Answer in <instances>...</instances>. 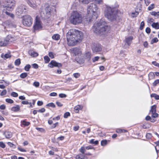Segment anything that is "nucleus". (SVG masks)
Returning a JSON list of instances; mask_svg holds the SVG:
<instances>
[{"instance_id":"nucleus-1","label":"nucleus","mask_w":159,"mask_h":159,"mask_svg":"<svg viewBox=\"0 0 159 159\" xmlns=\"http://www.w3.org/2000/svg\"><path fill=\"white\" fill-rule=\"evenodd\" d=\"M83 38V33L75 29H70L66 34L67 43L69 46H74L81 42Z\"/></svg>"},{"instance_id":"nucleus-2","label":"nucleus","mask_w":159,"mask_h":159,"mask_svg":"<svg viewBox=\"0 0 159 159\" xmlns=\"http://www.w3.org/2000/svg\"><path fill=\"white\" fill-rule=\"evenodd\" d=\"M99 12L96 5L92 3L89 4L87 8V15L85 18L86 23H89L93 21V20L97 19Z\"/></svg>"},{"instance_id":"nucleus-3","label":"nucleus","mask_w":159,"mask_h":159,"mask_svg":"<svg viewBox=\"0 0 159 159\" xmlns=\"http://www.w3.org/2000/svg\"><path fill=\"white\" fill-rule=\"evenodd\" d=\"M103 21L95 23L93 26V31L97 34H103L107 30L108 26L104 24Z\"/></svg>"},{"instance_id":"nucleus-4","label":"nucleus","mask_w":159,"mask_h":159,"mask_svg":"<svg viewBox=\"0 0 159 159\" xmlns=\"http://www.w3.org/2000/svg\"><path fill=\"white\" fill-rule=\"evenodd\" d=\"M70 23L74 25L80 24L83 21L81 15L77 11H73L69 18Z\"/></svg>"},{"instance_id":"nucleus-5","label":"nucleus","mask_w":159,"mask_h":159,"mask_svg":"<svg viewBox=\"0 0 159 159\" xmlns=\"http://www.w3.org/2000/svg\"><path fill=\"white\" fill-rule=\"evenodd\" d=\"M116 14L115 8L106 6L104 11V14L105 17L109 20L112 21L116 20Z\"/></svg>"},{"instance_id":"nucleus-6","label":"nucleus","mask_w":159,"mask_h":159,"mask_svg":"<svg viewBox=\"0 0 159 159\" xmlns=\"http://www.w3.org/2000/svg\"><path fill=\"white\" fill-rule=\"evenodd\" d=\"M41 9L42 10L40 12L42 18L45 20L48 19L52 13V8L49 6H47L44 9L43 6H42Z\"/></svg>"},{"instance_id":"nucleus-7","label":"nucleus","mask_w":159,"mask_h":159,"mask_svg":"<svg viewBox=\"0 0 159 159\" xmlns=\"http://www.w3.org/2000/svg\"><path fill=\"white\" fill-rule=\"evenodd\" d=\"M16 5V1L14 0H7L5 4H1L0 8L4 7L3 9H7L8 11H11Z\"/></svg>"},{"instance_id":"nucleus-8","label":"nucleus","mask_w":159,"mask_h":159,"mask_svg":"<svg viewBox=\"0 0 159 159\" xmlns=\"http://www.w3.org/2000/svg\"><path fill=\"white\" fill-rule=\"evenodd\" d=\"M26 7L23 4L18 6L16 9L15 13L18 16H20L22 14L25 13L26 11Z\"/></svg>"},{"instance_id":"nucleus-9","label":"nucleus","mask_w":159,"mask_h":159,"mask_svg":"<svg viewBox=\"0 0 159 159\" xmlns=\"http://www.w3.org/2000/svg\"><path fill=\"white\" fill-rule=\"evenodd\" d=\"M22 23L24 25L30 26L32 23V19L30 16L26 15L23 17Z\"/></svg>"},{"instance_id":"nucleus-10","label":"nucleus","mask_w":159,"mask_h":159,"mask_svg":"<svg viewBox=\"0 0 159 159\" xmlns=\"http://www.w3.org/2000/svg\"><path fill=\"white\" fill-rule=\"evenodd\" d=\"M34 28L35 30H39L42 28L41 23L37 17L36 18V21L34 25Z\"/></svg>"},{"instance_id":"nucleus-11","label":"nucleus","mask_w":159,"mask_h":159,"mask_svg":"<svg viewBox=\"0 0 159 159\" xmlns=\"http://www.w3.org/2000/svg\"><path fill=\"white\" fill-rule=\"evenodd\" d=\"M48 66L50 68H53L54 67H61L62 65L60 63L56 62L54 61H52L48 65Z\"/></svg>"},{"instance_id":"nucleus-12","label":"nucleus","mask_w":159,"mask_h":159,"mask_svg":"<svg viewBox=\"0 0 159 159\" xmlns=\"http://www.w3.org/2000/svg\"><path fill=\"white\" fill-rule=\"evenodd\" d=\"M92 49L93 52H97L101 51L102 50V48L100 45L97 44L94 45L93 46Z\"/></svg>"},{"instance_id":"nucleus-13","label":"nucleus","mask_w":159,"mask_h":159,"mask_svg":"<svg viewBox=\"0 0 159 159\" xmlns=\"http://www.w3.org/2000/svg\"><path fill=\"white\" fill-rule=\"evenodd\" d=\"M73 53L76 56L77 55H79L81 54V51L79 48H74L72 50Z\"/></svg>"},{"instance_id":"nucleus-14","label":"nucleus","mask_w":159,"mask_h":159,"mask_svg":"<svg viewBox=\"0 0 159 159\" xmlns=\"http://www.w3.org/2000/svg\"><path fill=\"white\" fill-rule=\"evenodd\" d=\"M28 4L31 7L35 8L36 7V5L35 3L34 0H27V1Z\"/></svg>"},{"instance_id":"nucleus-15","label":"nucleus","mask_w":159,"mask_h":159,"mask_svg":"<svg viewBox=\"0 0 159 159\" xmlns=\"http://www.w3.org/2000/svg\"><path fill=\"white\" fill-rule=\"evenodd\" d=\"M133 39V37L132 36L128 37L125 38V42L129 46L132 42Z\"/></svg>"},{"instance_id":"nucleus-16","label":"nucleus","mask_w":159,"mask_h":159,"mask_svg":"<svg viewBox=\"0 0 159 159\" xmlns=\"http://www.w3.org/2000/svg\"><path fill=\"white\" fill-rule=\"evenodd\" d=\"M3 134L5 135V137L7 139H9L11 137L12 134L11 132L6 131Z\"/></svg>"},{"instance_id":"nucleus-17","label":"nucleus","mask_w":159,"mask_h":159,"mask_svg":"<svg viewBox=\"0 0 159 159\" xmlns=\"http://www.w3.org/2000/svg\"><path fill=\"white\" fill-rule=\"evenodd\" d=\"M29 54L32 57H36L38 56V53L32 50H30L29 51Z\"/></svg>"},{"instance_id":"nucleus-18","label":"nucleus","mask_w":159,"mask_h":159,"mask_svg":"<svg viewBox=\"0 0 159 159\" xmlns=\"http://www.w3.org/2000/svg\"><path fill=\"white\" fill-rule=\"evenodd\" d=\"M83 107L82 106L78 105L74 107V111L76 113H78L80 110H81L83 108Z\"/></svg>"},{"instance_id":"nucleus-19","label":"nucleus","mask_w":159,"mask_h":159,"mask_svg":"<svg viewBox=\"0 0 159 159\" xmlns=\"http://www.w3.org/2000/svg\"><path fill=\"white\" fill-rule=\"evenodd\" d=\"M20 110V107L18 105H16L15 107L11 108V110L14 112H17Z\"/></svg>"},{"instance_id":"nucleus-20","label":"nucleus","mask_w":159,"mask_h":159,"mask_svg":"<svg viewBox=\"0 0 159 159\" xmlns=\"http://www.w3.org/2000/svg\"><path fill=\"white\" fill-rule=\"evenodd\" d=\"M76 159H87V157L82 154H80L76 155Z\"/></svg>"},{"instance_id":"nucleus-21","label":"nucleus","mask_w":159,"mask_h":159,"mask_svg":"<svg viewBox=\"0 0 159 159\" xmlns=\"http://www.w3.org/2000/svg\"><path fill=\"white\" fill-rule=\"evenodd\" d=\"M52 38L53 40H58L60 39V36L58 34H55L52 36Z\"/></svg>"},{"instance_id":"nucleus-22","label":"nucleus","mask_w":159,"mask_h":159,"mask_svg":"<svg viewBox=\"0 0 159 159\" xmlns=\"http://www.w3.org/2000/svg\"><path fill=\"white\" fill-rule=\"evenodd\" d=\"M11 55L10 53H7L5 54V55L3 54H2V55H1V57L2 58L5 59L10 57H11Z\"/></svg>"},{"instance_id":"nucleus-23","label":"nucleus","mask_w":159,"mask_h":159,"mask_svg":"<svg viewBox=\"0 0 159 159\" xmlns=\"http://www.w3.org/2000/svg\"><path fill=\"white\" fill-rule=\"evenodd\" d=\"M152 27L156 29H159V23L153 22L152 25Z\"/></svg>"},{"instance_id":"nucleus-24","label":"nucleus","mask_w":159,"mask_h":159,"mask_svg":"<svg viewBox=\"0 0 159 159\" xmlns=\"http://www.w3.org/2000/svg\"><path fill=\"white\" fill-rule=\"evenodd\" d=\"M150 112H151L152 113L156 112V105H154L151 106Z\"/></svg>"},{"instance_id":"nucleus-25","label":"nucleus","mask_w":159,"mask_h":159,"mask_svg":"<svg viewBox=\"0 0 159 159\" xmlns=\"http://www.w3.org/2000/svg\"><path fill=\"white\" fill-rule=\"evenodd\" d=\"M80 2L84 4H87L93 0H79Z\"/></svg>"},{"instance_id":"nucleus-26","label":"nucleus","mask_w":159,"mask_h":159,"mask_svg":"<svg viewBox=\"0 0 159 159\" xmlns=\"http://www.w3.org/2000/svg\"><path fill=\"white\" fill-rule=\"evenodd\" d=\"M149 79L150 80L154 78L155 75L153 72H151L148 75Z\"/></svg>"},{"instance_id":"nucleus-27","label":"nucleus","mask_w":159,"mask_h":159,"mask_svg":"<svg viewBox=\"0 0 159 159\" xmlns=\"http://www.w3.org/2000/svg\"><path fill=\"white\" fill-rule=\"evenodd\" d=\"M151 97L152 98H154L156 100L159 99V95H157L155 93H152L151 95Z\"/></svg>"},{"instance_id":"nucleus-28","label":"nucleus","mask_w":159,"mask_h":159,"mask_svg":"<svg viewBox=\"0 0 159 159\" xmlns=\"http://www.w3.org/2000/svg\"><path fill=\"white\" fill-rule=\"evenodd\" d=\"M89 143L91 144H94L95 145H96L98 144V140H96L94 141V139H92L89 141Z\"/></svg>"},{"instance_id":"nucleus-29","label":"nucleus","mask_w":159,"mask_h":159,"mask_svg":"<svg viewBox=\"0 0 159 159\" xmlns=\"http://www.w3.org/2000/svg\"><path fill=\"white\" fill-rule=\"evenodd\" d=\"M20 59H16L15 61V65L16 66H19L20 64Z\"/></svg>"},{"instance_id":"nucleus-30","label":"nucleus","mask_w":159,"mask_h":159,"mask_svg":"<svg viewBox=\"0 0 159 159\" xmlns=\"http://www.w3.org/2000/svg\"><path fill=\"white\" fill-rule=\"evenodd\" d=\"M151 14L152 15L154 16H159V11L157 12L155 11H152L151 12Z\"/></svg>"},{"instance_id":"nucleus-31","label":"nucleus","mask_w":159,"mask_h":159,"mask_svg":"<svg viewBox=\"0 0 159 159\" xmlns=\"http://www.w3.org/2000/svg\"><path fill=\"white\" fill-rule=\"evenodd\" d=\"M127 132V130L124 129H117L116 132L117 133H125Z\"/></svg>"},{"instance_id":"nucleus-32","label":"nucleus","mask_w":159,"mask_h":159,"mask_svg":"<svg viewBox=\"0 0 159 159\" xmlns=\"http://www.w3.org/2000/svg\"><path fill=\"white\" fill-rule=\"evenodd\" d=\"M21 123L22 125L26 126H28L30 124V123L29 122L26 121L25 120H23L21 122Z\"/></svg>"},{"instance_id":"nucleus-33","label":"nucleus","mask_w":159,"mask_h":159,"mask_svg":"<svg viewBox=\"0 0 159 159\" xmlns=\"http://www.w3.org/2000/svg\"><path fill=\"white\" fill-rule=\"evenodd\" d=\"M44 59L46 63H48L50 61V59L48 56H44Z\"/></svg>"},{"instance_id":"nucleus-34","label":"nucleus","mask_w":159,"mask_h":159,"mask_svg":"<svg viewBox=\"0 0 159 159\" xmlns=\"http://www.w3.org/2000/svg\"><path fill=\"white\" fill-rule=\"evenodd\" d=\"M30 65L29 64H27L25 66V71H28L30 69Z\"/></svg>"},{"instance_id":"nucleus-35","label":"nucleus","mask_w":159,"mask_h":159,"mask_svg":"<svg viewBox=\"0 0 159 159\" xmlns=\"http://www.w3.org/2000/svg\"><path fill=\"white\" fill-rule=\"evenodd\" d=\"M85 148L84 147H81L80 148V152L83 154H84L86 151Z\"/></svg>"},{"instance_id":"nucleus-36","label":"nucleus","mask_w":159,"mask_h":159,"mask_svg":"<svg viewBox=\"0 0 159 159\" xmlns=\"http://www.w3.org/2000/svg\"><path fill=\"white\" fill-rule=\"evenodd\" d=\"M27 75V74L26 73H23L21 74L20 75V78H24Z\"/></svg>"},{"instance_id":"nucleus-37","label":"nucleus","mask_w":159,"mask_h":159,"mask_svg":"<svg viewBox=\"0 0 159 159\" xmlns=\"http://www.w3.org/2000/svg\"><path fill=\"white\" fill-rule=\"evenodd\" d=\"M158 41V39L157 38H154L151 41V43L153 44L154 43H156Z\"/></svg>"},{"instance_id":"nucleus-38","label":"nucleus","mask_w":159,"mask_h":159,"mask_svg":"<svg viewBox=\"0 0 159 159\" xmlns=\"http://www.w3.org/2000/svg\"><path fill=\"white\" fill-rule=\"evenodd\" d=\"M107 143V141L106 140H102L101 141V145L102 146H104L106 145Z\"/></svg>"},{"instance_id":"nucleus-39","label":"nucleus","mask_w":159,"mask_h":159,"mask_svg":"<svg viewBox=\"0 0 159 159\" xmlns=\"http://www.w3.org/2000/svg\"><path fill=\"white\" fill-rule=\"evenodd\" d=\"M47 106L50 107H55V105L52 102L50 103H49L47 105Z\"/></svg>"},{"instance_id":"nucleus-40","label":"nucleus","mask_w":159,"mask_h":159,"mask_svg":"<svg viewBox=\"0 0 159 159\" xmlns=\"http://www.w3.org/2000/svg\"><path fill=\"white\" fill-rule=\"evenodd\" d=\"M33 85L36 87H38L39 86V83L37 81H35L34 82Z\"/></svg>"},{"instance_id":"nucleus-41","label":"nucleus","mask_w":159,"mask_h":159,"mask_svg":"<svg viewBox=\"0 0 159 159\" xmlns=\"http://www.w3.org/2000/svg\"><path fill=\"white\" fill-rule=\"evenodd\" d=\"M6 101L7 102L10 103H12L14 102V101L12 100L9 98H7L6 99Z\"/></svg>"},{"instance_id":"nucleus-42","label":"nucleus","mask_w":159,"mask_h":159,"mask_svg":"<svg viewBox=\"0 0 159 159\" xmlns=\"http://www.w3.org/2000/svg\"><path fill=\"white\" fill-rule=\"evenodd\" d=\"M158 116V114L157 113H156V112H155L154 113H152V118H156Z\"/></svg>"},{"instance_id":"nucleus-43","label":"nucleus","mask_w":159,"mask_h":159,"mask_svg":"<svg viewBox=\"0 0 159 159\" xmlns=\"http://www.w3.org/2000/svg\"><path fill=\"white\" fill-rule=\"evenodd\" d=\"M95 1L98 4H102L103 3V0H95Z\"/></svg>"},{"instance_id":"nucleus-44","label":"nucleus","mask_w":159,"mask_h":159,"mask_svg":"<svg viewBox=\"0 0 159 159\" xmlns=\"http://www.w3.org/2000/svg\"><path fill=\"white\" fill-rule=\"evenodd\" d=\"M159 83V79L155 81L153 83V86H155L157 85Z\"/></svg>"},{"instance_id":"nucleus-45","label":"nucleus","mask_w":159,"mask_h":159,"mask_svg":"<svg viewBox=\"0 0 159 159\" xmlns=\"http://www.w3.org/2000/svg\"><path fill=\"white\" fill-rule=\"evenodd\" d=\"M11 95L13 97H16L18 96V94L16 92H12L11 93Z\"/></svg>"},{"instance_id":"nucleus-46","label":"nucleus","mask_w":159,"mask_h":159,"mask_svg":"<svg viewBox=\"0 0 159 159\" xmlns=\"http://www.w3.org/2000/svg\"><path fill=\"white\" fill-rule=\"evenodd\" d=\"M154 7V4H151L148 7V10L149 11L151 10Z\"/></svg>"},{"instance_id":"nucleus-47","label":"nucleus","mask_w":159,"mask_h":159,"mask_svg":"<svg viewBox=\"0 0 159 159\" xmlns=\"http://www.w3.org/2000/svg\"><path fill=\"white\" fill-rule=\"evenodd\" d=\"M73 75L74 77L76 78H79L80 76V75L79 73H74Z\"/></svg>"},{"instance_id":"nucleus-48","label":"nucleus","mask_w":159,"mask_h":159,"mask_svg":"<svg viewBox=\"0 0 159 159\" xmlns=\"http://www.w3.org/2000/svg\"><path fill=\"white\" fill-rule=\"evenodd\" d=\"M144 25V22L143 21L141 23L140 27V30H143Z\"/></svg>"},{"instance_id":"nucleus-49","label":"nucleus","mask_w":159,"mask_h":159,"mask_svg":"<svg viewBox=\"0 0 159 159\" xmlns=\"http://www.w3.org/2000/svg\"><path fill=\"white\" fill-rule=\"evenodd\" d=\"M70 116V113L69 112H66L64 115V117L65 118H67V117Z\"/></svg>"},{"instance_id":"nucleus-50","label":"nucleus","mask_w":159,"mask_h":159,"mask_svg":"<svg viewBox=\"0 0 159 159\" xmlns=\"http://www.w3.org/2000/svg\"><path fill=\"white\" fill-rule=\"evenodd\" d=\"M36 129L40 131L41 132H44L45 131V130L44 129L42 128H40L39 127H36Z\"/></svg>"},{"instance_id":"nucleus-51","label":"nucleus","mask_w":159,"mask_h":159,"mask_svg":"<svg viewBox=\"0 0 159 159\" xmlns=\"http://www.w3.org/2000/svg\"><path fill=\"white\" fill-rule=\"evenodd\" d=\"M154 21V19L153 18H148V20L147 22L148 23L151 24Z\"/></svg>"},{"instance_id":"nucleus-52","label":"nucleus","mask_w":159,"mask_h":159,"mask_svg":"<svg viewBox=\"0 0 159 159\" xmlns=\"http://www.w3.org/2000/svg\"><path fill=\"white\" fill-rule=\"evenodd\" d=\"M7 93V91L6 90L4 89L1 93V94H0L2 96L4 95Z\"/></svg>"},{"instance_id":"nucleus-53","label":"nucleus","mask_w":159,"mask_h":159,"mask_svg":"<svg viewBox=\"0 0 159 159\" xmlns=\"http://www.w3.org/2000/svg\"><path fill=\"white\" fill-rule=\"evenodd\" d=\"M45 108H43L39 110H38L37 111L38 112H39L43 113L45 112Z\"/></svg>"},{"instance_id":"nucleus-54","label":"nucleus","mask_w":159,"mask_h":159,"mask_svg":"<svg viewBox=\"0 0 159 159\" xmlns=\"http://www.w3.org/2000/svg\"><path fill=\"white\" fill-rule=\"evenodd\" d=\"M99 57H95L93 59V62L98 60Z\"/></svg>"},{"instance_id":"nucleus-55","label":"nucleus","mask_w":159,"mask_h":159,"mask_svg":"<svg viewBox=\"0 0 159 159\" xmlns=\"http://www.w3.org/2000/svg\"><path fill=\"white\" fill-rule=\"evenodd\" d=\"M48 55L49 57H50L51 58H53L54 57V56L53 54V53L52 52H50L48 53Z\"/></svg>"},{"instance_id":"nucleus-56","label":"nucleus","mask_w":159,"mask_h":159,"mask_svg":"<svg viewBox=\"0 0 159 159\" xmlns=\"http://www.w3.org/2000/svg\"><path fill=\"white\" fill-rule=\"evenodd\" d=\"M56 104L57 106L59 107H61L63 106V104L61 102L58 101H57Z\"/></svg>"},{"instance_id":"nucleus-57","label":"nucleus","mask_w":159,"mask_h":159,"mask_svg":"<svg viewBox=\"0 0 159 159\" xmlns=\"http://www.w3.org/2000/svg\"><path fill=\"white\" fill-rule=\"evenodd\" d=\"M0 146L2 148H4L5 147V145L3 142H0Z\"/></svg>"},{"instance_id":"nucleus-58","label":"nucleus","mask_w":159,"mask_h":159,"mask_svg":"<svg viewBox=\"0 0 159 159\" xmlns=\"http://www.w3.org/2000/svg\"><path fill=\"white\" fill-rule=\"evenodd\" d=\"M59 96L61 98H65L66 97V95L63 93H60L59 94Z\"/></svg>"},{"instance_id":"nucleus-59","label":"nucleus","mask_w":159,"mask_h":159,"mask_svg":"<svg viewBox=\"0 0 159 159\" xmlns=\"http://www.w3.org/2000/svg\"><path fill=\"white\" fill-rule=\"evenodd\" d=\"M85 148L87 150L91 149L93 148L91 145H89V146H86Z\"/></svg>"},{"instance_id":"nucleus-60","label":"nucleus","mask_w":159,"mask_h":159,"mask_svg":"<svg viewBox=\"0 0 159 159\" xmlns=\"http://www.w3.org/2000/svg\"><path fill=\"white\" fill-rule=\"evenodd\" d=\"M18 149L20 150V151L22 152H26V150L24 149V148H20V147H19L18 148Z\"/></svg>"},{"instance_id":"nucleus-61","label":"nucleus","mask_w":159,"mask_h":159,"mask_svg":"<svg viewBox=\"0 0 159 159\" xmlns=\"http://www.w3.org/2000/svg\"><path fill=\"white\" fill-rule=\"evenodd\" d=\"M32 66L33 68H34L35 69H37L38 68V65L35 63H34L32 64Z\"/></svg>"},{"instance_id":"nucleus-62","label":"nucleus","mask_w":159,"mask_h":159,"mask_svg":"<svg viewBox=\"0 0 159 159\" xmlns=\"http://www.w3.org/2000/svg\"><path fill=\"white\" fill-rule=\"evenodd\" d=\"M49 95L51 96H56L57 95V93L54 92L51 93Z\"/></svg>"},{"instance_id":"nucleus-63","label":"nucleus","mask_w":159,"mask_h":159,"mask_svg":"<svg viewBox=\"0 0 159 159\" xmlns=\"http://www.w3.org/2000/svg\"><path fill=\"white\" fill-rule=\"evenodd\" d=\"M146 32L148 34H149L150 33L151 29L149 27H147L146 29Z\"/></svg>"},{"instance_id":"nucleus-64","label":"nucleus","mask_w":159,"mask_h":159,"mask_svg":"<svg viewBox=\"0 0 159 159\" xmlns=\"http://www.w3.org/2000/svg\"><path fill=\"white\" fill-rule=\"evenodd\" d=\"M6 45V43H4L3 42L0 41V46H4Z\"/></svg>"}]
</instances>
